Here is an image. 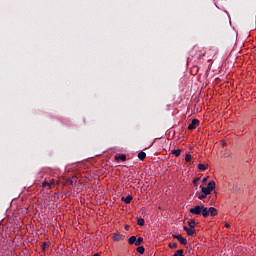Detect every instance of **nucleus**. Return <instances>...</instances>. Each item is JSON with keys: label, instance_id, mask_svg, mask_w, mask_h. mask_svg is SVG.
Listing matches in <instances>:
<instances>
[{"label": "nucleus", "instance_id": "nucleus-33", "mask_svg": "<svg viewBox=\"0 0 256 256\" xmlns=\"http://www.w3.org/2000/svg\"><path fill=\"white\" fill-rule=\"evenodd\" d=\"M126 229L129 230V226H126Z\"/></svg>", "mask_w": 256, "mask_h": 256}, {"label": "nucleus", "instance_id": "nucleus-21", "mask_svg": "<svg viewBox=\"0 0 256 256\" xmlns=\"http://www.w3.org/2000/svg\"><path fill=\"white\" fill-rule=\"evenodd\" d=\"M183 253H184L183 249H180V250H177L173 256H184Z\"/></svg>", "mask_w": 256, "mask_h": 256}, {"label": "nucleus", "instance_id": "nucleus-19", "mask_svg": "<svg viewBox=\"0 0 256 256\" xmlns=\"http://www.w3.org/2000/svg\"><path fill=\"white\" fill-rule=\"evenodd\" d=\"M137 223H138V225H140V227H143V225H145V219L138 218Z\"/></svg>", "mask_w": 256, "mask_h": 256}, {"label": "nucleus", "instance_id": "nucleus-4", "mask_svg": "<svg viewBox=\"0 0 256 256\" xmlns=\"http://www.w3.org/2000/svg\"><path fill=\"white\" fill-rule=\"evenodd\" d=\"M183 229L184 231H186L187 235H189L190 237H193V235H195L196 233V230L194 228L184 226Z\"/></svg>", "mask_w": 256, "mask_h": 256}, {"label": "nucleus", "instance_id": "nucleus-3", "mask_svg": "<svg viewBox=\"0 0 256 256\" xmlns=\"http://www.w3.org/2000/svg\"><path fill=\"white\" fill-rule=\"evenodd\" d=\"M198 125H199V120L193 119L192 122L188 125L189 131H193V129H197Z\"/></svg>", "mask_w": 256, "mask_h": 256}, {"label": "nucleus", "instance_id": "nucleus-7", "mask_svg": "<svg viewBox=\"0 0 256 256\" xmlns=\"http://www.w3.org/2000/svg\"><path fill=\"white\" fill-rule=\"evenodd\" d=\"M121 201H124V203H126V205H129V203H131V201H133V196L128 195L127 197H122Z\"/></svg>", "mask_w": 256, "mask_h": 256}, {"label": "nucleus", "instance_id": "nucleus-14", "mask_svg": "<svg viewBox=\"0 0 256 256\" xmlns=\"http://www.w3.org/2000/svg\"><path fill=\"white\" fill-rule=\"evenodd\" d=\"M178 241L181 245H187V239H185L183 236L178 237Z\"/></svg>", "mask_w": 256, "mask_h": 256}, {"label": "nucleus", "instance_id": "nucleus-22", "mask_svg": "<svg viewBox=\"0 0 256 256\" xmlns=\"http://www.w3.org/2000/svg\"><path fill=\"white\" fill-rule=\"evenodd\" d=\"M42 187H44V188L48 187V189H51V183H49V182H47V181H44V182L42 183Z\"/></svg>", "mask_w": 256, "mask_h": 256}, {"label": "nucleus", "instance_id": "nucleus-17", "mask_svg": "<svg viewBox=\"0 0 256 256\" xmlns=\"http://www.w3.org/2000/svg\"><path fill=\"white\" fill-rule=\"evenodd\" d=\"M143 243V237L136 238L135 246L139 247Z\"/></svg>", "mask_w": 256, "mask_h": 256}, {"label": "nucleus", "instance_id": "nucleus-10", "mask_svg": "<svg viewBox=\"0 0 256 256\" xmlns=\"http://www.w3.org/2000/svg\"><path fill=\"white\" fill-rule=\"evenodd\" d=\"M208 167H209V164H199L198 165V169L200 171H207Z\"/></svg>", "mask_w": 256, "mask_h": 256}, {"label": "nucleus", "instance_id": "nucleus-25", "mask_svg": "<svg viewBox=\"0 0 256 256\" xmlns=\"http://www.w3.org/2000/svg\"><path fill=\"white\" fill-rule=\"evenodd\" d=\"M172 237H173V239H177L178 241H179V237H181V235L180 234H173L172 235Z\"/></svg>", "mask_w": 256, "mask_h": 256}, {"label": "nucleus", "instance_id": "nucleus-5", "mask_svg": "<svg viewBox=\"0 0 256 256\" xmlns=\"http://www.w3.org/2000/svg\"><path fill=\"white\" fill-rule=\"evenodd\" d=\"M202 216L207 219L209 216V208L205 207V205H202Z\"/></svg>", "mask_w": 256, "mask_h": 256}, {"label": "nucleus", "instance_id": "nucleus-27", "mask_svg": "<svg viewBox=\"0 0 256 256\" xmlns=\"http://www.w3.org/2000/svg\"><path fill=\"white\" fill-rule=\"evenodd\" d=\"M199 181V178H196L193 180L194 185H197V182Z\"/></svg>", "mask_w": 256, "mask_h": 256}, {"label": "nucleus", "instance_id": "nucleus-8", "mask_svg": "<svg viewBox=\"0 0 256 256\" xmlns=\"http://www.w3.org/2000/svg\"><path fill=\"white\" fill-rule=\"evenodd\" d=\"M218 211L216 210L215 207H210L209 208V215H211V217H216Z\"/></svg>", "mask_w": 256, "mask_h": 256}, {"label": "nucleus", "instance_id": "nucleus-6", "mask_svg": "<svg viewBox=\"0 0 256 256\" xmlns=\"http://www.w3.org/2000/svg\"><path fill=\"white\" fill-rule=\"evenodd\" d=\"M114 241H123L125 239V235L116 233L113 236Z\"/></svg>", "mask_w": 256, "mask_h": 256}, {"label": "nucleus", "instance_id": "nucleus-20", "mask_svg": "<svg viewBox=\"0 0 256 256\" xmlns=\"http://www.w3.org/2000/svg\"><path fill=\"white\" fill-rule=\"evenodd\" d=\"M207 197V194H205L204 192H201L198 194V199H200V201H202V199H205Z\"/></svg>", "mask_w": 256, "mask_h": 256}, {"label": "nucleus", "instance_id": "nucleus-11", "mask_svg": "<svg viewBox=\"0 0 256 256\" xmlns=\"http://www.w3.org/2000/svg\"><path fill=\"white\" fill-rule=\"evenodd\" d=\"M145 157H147V154L145 152L142 151V152L138 153V159L140 161H145Z\"/></svg>", "mask_w": 256, "mask_h": 256}, {"label": "nucleus", "instance_id": "nucleus-15", "mask_svg": "<svg viewBox=\"0 0 256 256\" xmlns=\"http://www.w3.org/2000/svg\"><path fill=\"white\" fill-rule=\"evenodd\" d=\"M136 251H137V253H140V255H143V253H145V247H143V246H138V247L136 248Z\"/></svg>", "mask_w": 256, "mask_h": 256}, {"label": "nucleus", "instance_id": "nucleus-31", "mask_svg": "<svg viewBox=\"0 0 256 256\" xmlns=\"http://www.w3.org/2000/svg\"><path fill=\"white\" fill-rule=\"evenodd\" d=\"M93 256H101L99 253H95Z\"/></svg>", "mask_w": 256, "mask_h": 256}, {"label": "nucleus", "instance_id": "nucleus-28", "mask_svg": "<svg viewBox=\"0 0 256 256\" xmlns=\"http://www.w3.org/2000/svg\"><path fill=\"white\" fill-rule=\"evenodd\" d=\"M225 227H226V229H229V227H231V225L229 223L225 222Z\"/></svg>", "mask_w": 256, "mask_h": 256}, {"label": "nucleus", "instance_id": "nucleus-26", "mask_svg": "<svg viewBox=\"0 0 256 256\" xmlns=\"http://www.w3.org/2000/svg\"><path fill=\"white\" fill-rule=\"evenodd\" d=\"M42 249H43V251H45V249H47V242L42 243Z\"/></svg>", "mask_w": 256, "mask_h": 256}, {"label": "nucleus", "instance_id": "nucleus-18", "mask_svg": "<svg viewBox=\"0 0 256 256\" xmlns=\"http://www.w3.org/2000/svg\"><path fill=\"white\" fill-rule=\"evenodd\" d=\"M222 157L224 159H227L228 157H231V151H225L223 154H222Z\"/></svg>", "mask_w": 256, "mask_h": 256}, {"label": "nucleus", "instance_id": "nucleus-12", "mask_svg": "<svg viewBox=\"0 0 256 256\" xmlns=\"http://www.w3.org/2000/svg\"><path fill=\"white\" fill-rule=\"evenodd\" d=\"M137 241V236H131L128 240L129 245H135Z\"/></svg>", "mask_w": 256, "mask_h": 256}, {"label": "nucleus", "instance_id": "nucleus-23", "mask_svg": "<svg viewBox=\"0 0 256 256\" xmlns=\"http://www.w3.org/2000/svg\"><path fill=\"white\" fill-rule=\"evenodd\" d=\"M168 247H170V249H177V242L170 243Z\"/></svg>", "mask_w": 256, "mask_h": 256}, {"label": "nucleus", "instance_id": "nucleus-2", "mask_svg": "<svg viewBox=\"0 0 256 256\" xmlns=\"http://www.w3.org/2000/svg\"><path fill=\"white\" fill-rule=\"evenodd\" d=\"M202 209H203V206H195L194 208L190 209V213L192 215H201Z\"/></svg>", "mask_w": 256, "mask_h": 256}, {"label": "nucleus", "instance_id": "nucleus-24", "mask_svg": "<svg viewBox=\"0 0 256 256\" xmlns=\"http://www.w3.org/2000/svg\"><path fill=\"white\" fill-rule=\"evenodd\" d=\"M185 161H186L187 163H189V161H191V154H186V156H185Z\"/></svg>", "mask_w": 256, "mask_h": 256}, {"label": "nucleus", "instance_id": "nucleus-29", "mask_svg": "<svg viewBox=\"0 0 256 256\" xmlns=\"http://www.w3.org/2000/svg\"><path fill=\"white\" fill-rule=\"evenodd\" d=\"M222 147H227V142H222Z\"/></svg>", "mask_w": 256, "mask_h": 256}, {"label": "nucleus", "instance_id": "nucleus-30", "mask_svg": "<svg viewBox=\"0 0 256 256\" xmlns=\"http://www.w3.org/2000/svg\"><path fill=\"white\" fill-rule=\"evenodd\" d=\"M207 181V178H203L202 183H205Z\"/></svg>", "mask_w": 256, "mask_h": 256}, {"label": "nucleus", "instance_id": "nucleus-32", "mask_svg": "<svg viewBox=\"0 0 256 256\" xmlns=\"http://www.w3.org/2000/svg\"><path fill=\"white\" fill-rule=\"evenodd\" d=\"M215 198H217V192H215Z\"/></svg>", "mask_w": 256, "mask_h": 256}, {"label": "nucleus", "instance_id": "nucleus-9", "mask_svg": "<svg viewBox=\"0 0 256 256\" xmlns=\"http://www.w3.org/2000/svg\"><path fill=\"white\" fill-rule=\"evenodd\" d=\"M115 161H127V156L125 154H121L115 157Z\"/></svg>", "mask_w": 256, "mask_h": 256}, {"label": "nucleus", "instance_id": "nucleus-13", "mask_svg": "<svg viewBox=\"0 0 256 256\" xmlns=\"http://www.w3.org/2000/svg\"><path fill=\"white\" fill-rule=\"evenodd\" d=\"M195 225H197V222H195V219H191L190 221H188V226L191 229H195Z\"/></svg>", "mask_w": 256, "mask_h": 256}, {"label": "nucleus", "instance_id": "nucleus-16", "mask_svg": "<svg viewBox=\"0 0 256 256\" xmlns=\"http://www.w3.org/2000/svg\"><path fill=\"white\" fill-rule=\"evenodd\" d=\"M172 155H175V157H180L181 156V149L172 150Z\"/></svg>", "mask_w": 256, "mask_h": 256}, {"label": "nucleus", "instance_id": "nucleus-1", "mask_svg": "<svg viewBox=\"0 0 256 256\" xmlns=\"http://www.w3.org/2000/svg\"><path fill=\"white\" fill-rule=\"evenodd\" d=\"M216 184L215 181L211 180L207 187H204L203 185L200 186V189H202V193L205 195H211V192L215 189Z\"/></svg>", "mask_w": 256, "mask_h": 256}]
</instances>
